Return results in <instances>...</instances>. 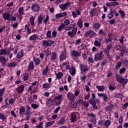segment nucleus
<instances>
[{
  "mask_svg": "<svg viewBox=\"0 0 128 128\" xmlns=\"http://www.w3.org/2000/svg\"><path fill=\"white\" fill-rule=\"evenodd\" d=\"M116 80L118 82L121 84H126L128 82V79H126L120 76H116Z\"/></svg>",
  "mask_w": 128,
  "mask_h": 128,
  "instance_id": "nucleus-1",
  "label": "nucleus"
},
{
  "mask_svg": "<svg viewBox=\"0 0 128 128\" xmlns=\"http://www.w3.org/2000/svg\"><path fill=\"white\" fill-rule=\"evenodd\" d=\"M70 56H72V60H76L78 58V56H80V53L74 50L71 52Z\"/></svg>",
  "mask_w": 128,
  "mask_h": 128,
  "instance_id": "nucleus-2",
  "label": "nucleus"
},
{
  "mask_svg": "<svg viewBox=\"0 0 128 128\" xmlns=\"http://www.w3.org/2000/svg\"><path fill=\"white\" fill-rule=\"evenodd\" d=\"M54 44V40H43L42 42V46H52V44Z\"/></svg>",
  "mask_w": 128,
  "mask_h": 128,
  "instance_id": "nucleus-3",
  "label": "nucleus"
},
{
  "mask_svg": "<svg viewBox=\"0 0 128 128\" xmlns=\"http://www.w3.org/2000/svg\"><path fill=\"white\" fill-rule=\"evenodd\" d=\"M66 96L68 100L70 102H74V100H76V96H74V95L72 94V92H68L66 94Z\"/></svg>",
  "mask_w": 128,
  "mask_h": 128,
  "instance_id": "nucleus-4",
  "label": "nucleus"
},
{
  "mask_svg": "<svg viewBox=\"0 0 128 128\" xmlns=\"http://www.w3.org/2000/svg\"><path fill=\"white\" fill-rule=\"evenodd\" d=\"M102 54L104 52L100 51L99 53L96 54L94 56V60L95 62H98L102 58Z\"/></svg>",
  "mask_w": 128,
  "mask_h": 128,
  "instance_id": "nucleus-5",
  "label": "nucleus"
},
{
  "mask_svg": "<svg viewBox=\"0 0 128 128\" xmlns=\"http://www.w3.org/2000/svg\"><path fill=\"white\" fill-rule=\"evenodd\" d=\"M97 94L100 98H102L104 102H108L110 100L108 96L104 93H98Z\"/></svg>",
  "mask_w": 128,
  "mask_h": 128,
  "instance_id": "nucleus-6",
  "label": "nucleus"
},
{
  "mask_svg": "<svg viewBox=\"0 0 128 128\" xmlns=\"http://www.w3.org/2000/svg\"><path fill=\"white\" fill-rule=\"evenodd\" d=\"M76 32H78V29L76 28H74L72 31H69L68 32V36L71 38H74V36H76Z\"/></svg>",
  "mask_w": 128,
  "mask_h": 128,
  "instance_id": "nucleus-7",
  "label": "nucleus"
},
{
  "mask_svg": "<svg viewBox=\"0 0 128 128\" xmlns=\"http://www.w3.org/2000/svg\"><path fill=\"white\" fill-rule=\"evenodd\" d=\"M72 2H66L64 4H60L59 6V8H61V10H66V8H68V6H70V4H71Z\"/></svg>",
  "mask_w": 128,
  "mask_h": 128,
  "instance_id": "nucleus-8",
  "label": "nucleus"
},
{
  "mask_svg": "<svg viewBox=\"0 0 128 128\" xmlns=\"http://www.w3.org/2000/svg\"><path fill=\"white\" fill-rule=\"evenodd\" d=\"M80 68L82 72H88V68L86 65L81 64L80 66Z\"/></svg>",
  "mask_w": 128,
  "mask_h": 128,
  "instance_id": "nucleus-9",
  "label": "nucleus"
},
{
  "mask_svg": "<svg viewBox=\"0 0 128 128\" xmlns=\"http://www.w3.org/2000/svg\"><path fill=\"white\" fill-rule=\"evenodd\" d=\"M55 100H58V102H57L58 106H59V104H60V102H62V96L60 94L58 96L55 97L54 98Z\"/></svg>",
  "mask_w": 128,
  "mask_h": 128,
  "instance_id": "nucleus-10",
  "label": "nucleus"
},
{
  "mask_svg": "<svg viewBox=\"0 0 128 128\" xmlns=\"http://www.w3.org/2000/svg\"><path fill=\"white\" fill-rule=\"evenodd\" d=\"M32 10L33 12H38L40 10V6L38 4H34L31 7Z\"/></svg>",
  "mask_w": 128,
  "mask_h": 128,
  "instance_id": "nucleus-11",
  "label": "nucleus"
},
{
  "mask_svg": "<svg viewBox=\"0 0 128 128\" xmlns=\"http://www.w3.org/2000/svg\"><path fill=\"white\" fill-rule=\"evenodd\" d=\"M52 86V84L44 83L42 84V88H44V90H48V88H50Z\"/></svg>",
  "mask_w": 128,
  "mask_h": 128,
  "instance_id": "nucleus-12",
  "label": "nucleus"
},
{
  "mask_svg": "<svg viewBox=\"0 0 128 128\" xmlns=\"http://www.w3.org/2000/svg\"><path fill=\"white\" fill-rule=\"evenodd\" d=\"M2 16L6 20H10V14L8 13H4L2 14Z\"/></svg>",
  "mask_w": 128,
  "mask_h": 128,
  "instance_id": "nucleus-13",
  "label": "nucleus"
},
{
  "mask_svg": "<svg viewBox=\"0 0 128 128\" xmlns=\"http://www.w3.org/2000/svg\"><path fill=\"white\" fill-rule=\"evenodd\" d=\"M76 26V23H74L73 24H70V26H66L65 28V30H72L74 28H75Z\"/></svg>",
  "mask_w": 128,
  "mask_h": 128,
  "instance_id": "nucleus-14",
  "label": "nucleus"
},
{
  "mask_svg": "<svg viewBox=\"0 0 128 128\" xmlns=\"http://www.w3.org/2000/svg\"><path fill=\"white\" fill-rule=\"evenodd\" d=\"M38 35L36 34H34L32 36H31L29 38L30 40L32 41V40H38Z\"/></svg>",
  "mask_w": 128,
  "mask_h": 128,
  "instance_id": "nucleus-15",
  "label": "nucleus"
},
{
  "mask_svg": "<svg viewBox=\"0 0 128 128\" xmlns=\"http://www.w3.org/2000/svg\"><path fill=\"white\" fill-rule=\"evenodd\" d=\"M94 36V32L90 30L87 31L86 32H85L84 34L85 36Z\"/></svg>",
  "mask_w": 128,
  "mask_h": 128,
  "instance_id": "nucleus-16",
  "label": "nucleus"
},
{
  "mask_svg": "<svg viewBox=\"0 0 128 128\" xmlns=\"http://www.w3.org/2000/svg\"><path fill=\"white\" fill-rule=\"evenodd\" d=\"M33 62H34L36 66H38L39 64H40V60L38 58L34 57Z\"/></svg>",
  "mask_w": 128,
  "mask_h": 128,
  "instance_id": "nucleus-17",
  "label": "nucleus"
},
{
  "mask_svg": "<svg viewBox=\"0 0 128 128\" xmlns=\"http://www.w3.org/2000/svg\"><path fill=\"white\" fill-rule=\"evenodd\" d=\"M66 58V54L64 53H62L60 56V60L61 62L65 60Z\"/></svg>",
  "mask_w": 128,
  "mask_h": 128,
  "instance_id": "nucleus-18",
  "label": "nucleus"
},
{
  "mask_svg": "<svg viewBox=\"0 0 128 128\" xmlns=\"http://www.w3.org/2000/svg\"><path fill=\"white\" fill-rule=\"evenodd\" d=\"M71 118L70 120L72 122H76V116L74 112H72L71 114Z\"/></svg>",
  "mask_w": 128,
  "mask_h": 128,
  "instance_id": "nucleus-19",
  "label": "nucleus"
},
{
  "mask_svg": "<svg viewBox=\"0 0 128 128\" xmlns=\"http://www.w3.org/2000/svg\"><path fill=\"white\" fill-rule=\"evenodd\" d=\"M34 69V62H30L28 64V70H32Z\"/></svg>",
  "mask_w": 128,
  "mask_h": 128,
  "instance_id": "nucleus-20",
  "label": "nucleus"
},
{
  "mask_svg": "<svg viewBox=\"0 0 128 128\" xmlns=\"http://www.w3.org/2000/svg\"><path fill=\"white\" fill-rule=\"evenodd\" d=\"M24 90V85L22 84L17 88L16 90L18 92H22Z\"/></svg>",
  "mask_w": 128,
  "mask_h": 128,
  "instance_id": "nucleus-21",
  "label": "nucleus"
},
{
  "mask_svg": "<svg viewBox=\"0 0 128 128\" xmlns=\"http://www.w3.org/2000/svg\"><path fill=\"white\" fill-rule=\"evenodd\" d=\"M16 66H18V62H10L8 64V68H14Z\"/></svg>",
  "mask_w": 128,
  "mask_h": 128,
  "instance_id": "nucleus-22",
  "label": "nucleus"
},
{
  "mask_svg": "<svg viewBox=\"0 0 128 128\" xmlns=\"http://www.w3.org/2000/svg\"><path fill=\"white\" fill-rule=\"evenodd\" d=\"M66 16V12H64L60 14H58L56 15V18H64V16Z\"/></svg>",
  "mask_w": 128,
  "mask_h": 128,
  "instance_id": "nucleus-23",
  "label": "nucleus"
},
{
  "mask_svg": "<svg viewBox=\"0 0 128 128\" xmlns=\"http://www.w3.org/2000/svg\"><path fill=\"white\" fill-rule=\"evenodd\" d=\"M70 72L71 76H74L76 74V68L74 67H71L70 68Z\"/></svg>",
  "mask_w": 128,
  "mask_h": 128,
  "instance_id": "nucleus-24",
  "label": "nucleus"
},
{
  "mask_svg": "<svg viewBox=\"0 0 128 128\" xmlns=\"http://www.w3.org/2000/svg\"><path fill=\"white\" fill-rule=\"evenodd\" d=\"M0 62H2V64H6V58L2 56H0Z\"/></svg>",
  "mask_w": 128,
  "mask_h": 128,
  "instance_id": "nucleus-25",
  "label": "nucleus"
},
{
  "mask_svg": "<svg viewBox=\"0 0 128 128\" xmlns=\"http://www.w3.org/2000/svg\"><path fill=\"white\" fill-rule=\"evenodd\" d=\"M94 46H95L100 48V46H102V44H100V42L96 40L94 42Z\"/></svg>",
  "mask_w": 128,
  "mask_h": 128,
  "instance_id": "nucleus-26",
  "label": "nucleus"
},
{
  "mask_svg": "<svg viewBox=\"0 0 128 128\" xmlns=\"http://www.w3.org/2000/svg\"><path fill=\"white\" fill-rule=\"evenodd\" d=\"M77 26L80 28H82V20L80 19L77 22Z\"/></svg>",
  "mask_w": 128,
  "mask_h": 128,
  "instance_id": "nucleus-27",
  "label": "nucleus"
},
{
  "mask_svg": "<svg viewBox=\"0 0 128 128\" xmlns=\"http://www.w3.org/2000/svg\"><path fill=\"white\" fill-rule=\"evenodd\" d=\"M96 88L98 89V92H104V86H96Z\"/></svg>",
  "mask_w": 128,
  "mask_h": 128,
  "instance_id": "nucleus-28",
  "label": "nucleus"
},
{
  "mask_svg": "<svg viewBox=\"0 0 128 128\" xmlns=\"http://www.w3.org/2000/svg\"><path fill=\"white\" fill-rule=\"evenodd\" d=\"M56 78L58 80H60L62 78V72H58L56 74Z\"/></svg>",
  "mask_w": 128,
  "mask_h": 128,
  "instance_id": "nucleus-29",
  "label": "nucleus"
},
{
  "mask_svg": "<svg viewBox=\"0 0 128 128\" xmlns=\"http://www.w3.org/2000/svg\"><path fill=\"white\" fill-rule=\"evenodd\" d=\"M70 24V21L69 20L66 19L64 21L63 25L64 26H69Z\"/></svg>",
  "mask_w": 128,
  "mask_h": 128,
  "instance_id": "nucleus-30",
  "label": "nucleus"
},
{
  "mask_svg": "<svg viewBox=\"0 0 128 128\" xmlns=\"http://www.w3.org/2000/svg\"><path fill=\"white\" fill-rule=\"evenodd\" d=\"M92 26L94 28H96V30H98L100 26V25L99 23H95L93 24Z\"/></svg>",
  "mask_w": 128,
  "mask_h": 128,
  "instance_id": "nucleus-31",
  "label": "nucleus"
},
{
  "mask_svg": "<svg viewBox=\"0 0 128 128\" xmlns=\"http://www.w3.org/2000/svg\"><path fill=\"white\" fill-rule=\"evenodd\" d=\"M110 124V120H106V122H104V126L106 128H108Z\"/></svg>",
  "mask_w": 128,
  "mask_h": 128,
  "instance_id": "nucleus-32",
  "label": "nucleus"
},
{
  "mask_svg": "<svg viewBox=\"0 0 128 128\" xmlns=\"http://www.w3.org/2000/svg\"><path fill=\"white\" fill-rule=\"evenodd\" d=\"M46 36L47 38H52V31L48 30L46 33Z\"/></svg>",
  "mask_w": 128,
  "mask_h": 128,
  "instance_id": "nucleus-33",
  "label": "nucleus"
},
{
  "mask_svg": "<svg viewBox=\"0 0 128 128\" xmlns=\"http://www.w3.org/2000/svg\"><path fill=\"white\" fill-rule=\"evenodd\" d=\"M38 106H40V105L38 104H31V107L34 110H36V108H38Z\"/></svg>",
  "mask_w": 128,
  "mask_h": 128,
  "instance_id": "nucleus-34",
  "label": "nucleus"
},
{
  "mask_svg": "<svg viewBox=\"0 0 128 128\" xmlns=\"http://www.w3.org/2000/svg\"><path fill=\"white\" fill-rule=\"evenodd\" d=\"M48 102L49 104H50V106H54L56 102V100L52 99H48Z\"/></svg>",
  "mask_w": 128,
  "mask_h": 128,
  "instance_id": "nucleus-35",
  "label": "nucleus"
},
{
  "mask_svg": "<svg viewBox=\"0 0 128 128\" xmlns=\"http://www.w3.org/2000/svg\"><path fill=\"white\" fill-rule=\"evenodd\" d=\"M30 23L31 26H34V16H31V17L30 18Z\"/></svg>",
  "mask_w": 128,
  "mask_h": 128,
  "instance_id": "nucleus-36",
  "label": "nucleus"
},
{
  "mask_svg": "<svg viewBox=\"0 0 128 128\" xmlns=\"http://www.w3.org/2000/svg\"><path fill=\"white\" fill-rule=\"evenodd\" d=\"M70 106L72 108H76V102H74V101L71 102V104H70Z\"/></svg>",
  "mask_w": 128,
  "mask_h": 128,
  "instance_id": "nucleus-37",
  "label": "nucleus"
},
{
  "mask_svg": "<svg viewBox=\"0 0 128 128\" xmlns=\"http://www.w3.org/2000/svg\"><path fill=\"white\" fill-rule=\"evenodd\" d=\"M18 12L20 14H24V7H20Z\"/></svg>",
  "mask_w": 128,
  "mask_h": 128,
  "instance_id": "nucleus-38",
  "label": "nucleus"
},
{
  "mask_svg": "<svg viewBox=\"0 0 128 128\" xmlns=\"http://www.w3.org/2000/svg\"><path fill=\"white\" fill-rule=\"evenodd\" d=\"M54 124V121L47 122L46 123V127L48 128L50 126H52V124Z\"/></svg>",
  "mask_w": 128,
  "mask_h": 128,
  "instance_id": "nucleus-39",
  "label": "nucleus"
},
{
  "mask_svg": "<svg viewBox=\"0 0 128 128\" xmlns=\"http://www.w3.org/2000/svg\"><path fill=\"white\" fill-rule=\"evenodd\" d=\"M0 120H6V116L2 114H0Z\"/></svg>",
  "mask_w": 128,
  "mask_h": 128,
  "instance_id": "nucleus-40",
  "label": "nucleus"
},
{
  "mask_svg": "<svg viewBox=\"0 0 128 128\" xmlns=\"http://www.w3.org/2000/svg\"><path fill=\"white\" fill-rule=\"evenodd\" d=\"M113 109H114V106L112 104L106 107V110H108V112L112 110H113Z\"/></svg>",
  "mask_w": 128,
  "mask_h": 128,
  "instance_id": "nucleus-41",
  "label": "nucleus"
},
{
  "mask_svg": "<svg viewBox=\"0 0 128 128\" xmlns=\"http://www.w3.org/2000/svg\"><path fill=\"white\" fill-rule=\"evenodd\" d=\"M104 52L107 58H110V52L108 50H106V49L104 48Z\"/></svg>",
  "mask_w": 128,
  "mask_h": 128,
  "instance_id": "nucleus-42",
  "label": "nucleus"
},
{
  "mask_svg": "<svg viewBox=\"0 0 128 128\" xmlns=\"http://www.w3.org/2000/svg\"><path fill=\"white\" fill-rule=\"evenodd\" d=\"M6 53V51L4 49L0 50V56H4V54Z\"/></svg>",
  "mask_w": 128,
  "mask_h": 128,
  "instance_id": "nucleus-43",
  "label": "nucleus"
},
{
  "mask_svg": "<svg viewBox=\"0 0 128 128\" xmlns=\"http://www.w3.org/2000/svg\"><path fill=\"white\" fill-rule=\"evenodd\" d=\"M28 73H24V80H28Z\"/></svg>",
  "mask_w": 128,
  "mask_h": 128,
  "instance_id": "nucleus-44",
  "label": "nucleus"
},
{
  "mask_svg": "<svg viewBox=\"0 0 128 128\" xmlns=\"http://www.w3.org/2000/svg\"><path fill=\"white\" fill-rule=\"evenodd\" d=\"M56 59V54L53 53L51 56V60H54Z\"/></svg>",
  "mask_w": 128,
  "mask_h": 128,
  "instance_id": "nucleus-45",
  "label": "nucleus"
},
{
  "mask_svg": "<svg viewBox=\"0 0 128 128\" xmlns=\"http://www.w3.org/2000/svg\"><path fill=\"white\" fill-rule=\"evenodd\" d=\"M119 14H120L122 18H124L125 16L124 12L122 10H119Z\"/></svg>",
  "mask_w": 128,
  "mask_h": 128,
  "instance_id": "nucleus-46",
  "label": "nucleus"
},
{
  "mask_svg": "<svg viewBox=\"0 0 128 128\" xmlns=\"http://www.w3.org/2000/svg\"><path fill=\"white\" fill-rule=\"evenodd\" d=\"M4 90H6V88H3L0 90V96H2Z\"/></svg>",
  "mask_w": 128,
  "mask_h": 128,
  "instance_id": "nucleus-47",
  "label": "nucleus"
},
{
  "mask_svg": "<svg viewBox=\"0 0 128 128\" xmlns=\"http://www.w3.org/2000/svg\"><path fill=\"white\" fill-rule=\"evenodd\" d=\"M48 66H46L44 71L42 72V74L44 76L46 74H48Z\"/></svg>",
  "mask_w": 128,
  "mask_h": 128,
  "instance_id": "nucleus-48",
  "label": "nucleus"
},
{
  "mask_svg": "<svg viewBox=\"0 0 128 128\" xmlns=\"http://www.w3.org/2000/svg\"><path fill=\"white\" fill-rule=\"evenodd\" d=\"M80 90H75L74 92V94L75 98H76V96H78V94H80Z\"/></svg>",
  "mask_w": 128,
  "mask_h": 128,
  "instance_id": "nucleus-49",
  "label": "nucleus"
},
{
  "mask_svg": "<svg viewBox=\"0 0 128 128\" xmlns=\"http://www.w3.org/2000/svg\"><path fill=\"white\" fill-rule=\"evenodd\" d=\"M64 124V118H61L60 120L58 122V124Z\"/></svg>",
  "mask_w": 128,
  "mask_h": 128,
  "instance_id": "nucleus-50",
  "label": "nucleus"
},
{
  "mask_svg": "<svg viewBox=\"0 0 128 128\" xmlns=\"http://www.w3.org/2000/svg\"><path fill=\"white\" fill-rule=\"evenodd\" d=\"M22 51H20L18 52L17 56H16V57L18 58H22Z\"/></svg>",
  "mask_w": 128,
  "mask_h": 128,
  "instance_id": "nucleus-51",
  "label": "nucleus"
},
{
  "mask_svg": "<svg viewBox=\"0 0 128 128\" xmlns=\"http://www.w3.org/2000/svg\"><path fill=\"white\" fill-rule=\"evenodd\" d=\"M120 66H122V62H118L116 65V70L120 68Z\"/></svg>",
  "mask_w": 128,
  "mask_h": 128,
  "instance_id": "nucleus-52",
  "label": "nucleus"
},
{
  "mask_svg": "<svg viewBox=\"0 0 128 128\" xmlns=\"http://www.w3.org/2000/svg\"><path fill=\"white\" fill-rule=\"evenodd\" d=\"M64 24H61L60 26H59L58 28V32H60V30H62V28H64Z\"/></svg>",
  "mask_w": 128,
  "mask_h": 128,
  "instance_id": "nucleus-53",
  "label": "nucleus"
},
{
  "mask_svg": "<svg viewBox=\"0 0 128 128\" xmlns=\"http://www.w3.org/2000/svg\"><path fill=\"white\" fill-rule=\"evenodd\" d=\"M88 62L89 64H92V62H94V59L92 57H89L88 59Z\"/></svg>",
  "mask_w": 128,
  "mask_h": 128,
  "instance_id": "nucleus-54",
  "label": "nucleus"
},
{
  "mask_svg": "<svg viewBox=\"0 0 128 128\" xmlns=\"http://www.w3.org/2000/svg\"><path fill=\"white\" fill-rule=\"evenodd\" d=\"M24 110H26V109L24 108V107L22 106L20 108V114H22V112H24Z\"/></svg>",
  "mask_w": 128,
  "mask_h": 128,
  "instance_id": "nucleus-55",
  "label": "nucleus"
},
{
  "mask_svg": "<svg viewBox=\"0 0 128 128\" xmlns=\"http://www.w3.org/2000/svg\"><path fill=\"white\" fill-rule=\"evenodd\" d=\"M58 34V32L56 30H54L52 32V38H56Z\"/></svg>",
  "mask_w": 128,
  "mask_h": 128,
  "instance_id": "nucleus-56",
  "label": "nucleus"
},
{
  "mask_svg": "<svg viewBox=\"0 0 128 128\" xmlns=\"http://www.w3.org/2000/svg\"><path fill=\"white\" fill-rule=\"evenodd\" d=\"M116 98H124V95L120 94H116Z\"/></svg>",
  "mask_w": 128,
  "mask_h": 128,
  "instance_id": "nucleus-57",
  "label": "nucleus"
},
{
  "mask_svg": "<svg viewBox=\"0 0 128 128\" xmlns=\"http://www.w3.org/2000/svg\"><path fill=\"white\" fill-rule=\"evenodd\" d=\"M43 20H44V16H40L38 17V20L39 22H42Z\"/></svg>",
  "mask_w": 128,
  "mask_h": 128,
  "instance_id": "nucleus-58",
  "label": "nucleus"
},
{
  "mask_svg": "<svg viewBox=\"0 0 128 128\" xmlns=\"http://www.w3.org/2000/svg\"><path fill=\"white\" fill-rule=\"evenodd\" d=\"M49 18H50V17L48 16V15H47L46 16V18L44 20V24H47Z\"/></svg>",
  "mask_w": 128,
  "mask_h": 128,
  "instance_id": "nucleus-59",
  "label": "nucleus"
},
{
  "mask_svg": "<svg viewBox=\"0 0 128 128\" xmlns=\"http://www.w3.org/2000/svg\"><path fill=\"white\" fill-rule=\"evenodd\" d=\"M50 93L48 92H45L43 94V96H47V98H48V96H50Z\"/></svg>",
  "mask_w": 128,
  "mask_h": 128,
  "instance_id": "nucleus-60",
  "label": "nucleus"
},
{
  "mask_svg": "<svg viewBox=\"0 0 128 128\" xmlns=\"http://www.w3.org/2000/svg\"><path fill=\"white\" fill-rule=\"evenodd\" d=\"M82 104L87 108L88 106V102H86V101H84V102H82Z\"/></svg>",
  "mask_w": 128,
  "mask_h": 128,
  "instance_id": "nucleus-61",
  "label": "nucleus"
},
{
  "mask_svg": "<svg viewBox=\"0 0 128 128\" xmlns=\"http://www.w3.org/2000/svg\"><path fill=\"white\" fill-rule=\"evenodd\" d=\"M80 42H82V39H78V40H76L75 44L77 46H78V44H80Z\"/></svg>",
  "mask_w": 128,
  "mask_h": 128,
  "instance_id": "nucleus-62",
  "label": "nucleus"
},
{
  "mask_svg": "<svg viewBox=\"0 0 128 128\" xmlns=\"http://www.w3.org/2000/svg\"><path fill=\"white\" fill-rule=\"evenodd\" d=\"M98 34L100 36H104V30H100Z\"/></svg>",
  "mask_w": 128,
  "mask_h": 128,
  "instance_id": "nucleus-63",
  "label": "nucleus"
},
{
  "mask_svg": "<svg viewBox=\"0 0 128 128\" xmlns=\"http://www.w3.org/2000/svg\"><path fill=\"white\" fill-rule=\"evenodd\" d=\"M72 16L74 18H76L77 17L78 14H76V12L74 11H73L72 12Z\"/></svg>",
  "mask_w": 128,
  "mask_h": 128,
  "instance_id": "nucleus-64",
  "label": "nucleus"
}]
</instances>
